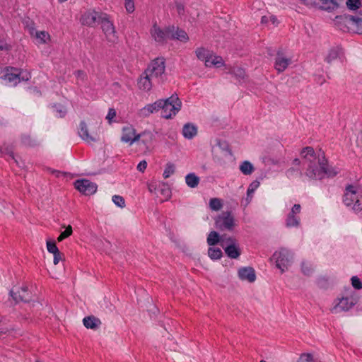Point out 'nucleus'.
Segmentation results:
<instances>
[{
  "label": "nucleus",
  "instance_id": "obj_1",
  "mask_svg": "<svg viewBox=\"0 0 362 362\" xmlns=\"http://www.w3.org/2000/svg\"><path fill=\"white\" fill-rule=\"evenodd\" d=\"M301 159L295 158L293 166L286 173V176L291 179L300 174V169L296 167L301 166L306 176L312 179H322L327 174V163L322 155L317 156L312 147H305L300 151Z\"/></svg>",
  "mask_w": 362,
  "mask_h": 362
},
{
  "label": "nucleus",
  "instance_id": "obj_2",
  "mask_svg": "<svg viewBox=\"0 0 362 362\" xmlns=\"http://www.w3.org/2000/svg\"><path fill=\"white\" fill-rule=\"evenodd\" d=\"M358 297L355 291L348 288L333 301L330 311L339 314L350 310L358 302Z\"/></svg>",
  "mask_w": 362,
  "mask_h": 362
},
{
  "label": "nucleus",
  "instance_id": "obj_3",
  "mask_svg": "<svg viewBox=\"0 0 362 362\" xmlns=\"http://www.w3.org/2000/svg\"><path fill=\"white\" fill-rule=\"evenodd\" d=\"M343 202L355 211L362 210V187L350 185L346 188Z\"/></svg>",
  "mask_w": 362,
  "mask_h": 362
},
{
  "label": "nucleus",
  "instance_id": "obj_4",
  "mask_svg": "<svg viewBox=\"0 0 362 362\" xmlns=\"http://www.w3.org/2000/svg\"><path fill=\"white\" fill-rule=\"evenodd\" d=\"M335 23L343 31L353 29L357 33L362 35V18H361L354 17L351 15L337 16Z\"/></svg>",
  "mask_w": 362,
  "mask_h": 362
},
{
  "label": "nucleus",
  "instance_id": "obj_5",
  "mask_svg": "<svg viewBox=\"0 0 362 362\" xmlns=\"http://www.w3.org/2000/svg\"><path fill=\"white\" fill-rule=\"evenodd\" d=\"M182 103L177 95H172L163 100L161 107V115L163 118L170 119L180 110Z\"/></svg>",
  "mask_w": 362,
  "mask_h": 362
},
{
  "label": "nucleus",
  "instance_id": "obj_6",
  "mask_svg": "<svg viewBox=\"0 0 362 362\" xmlns=\"http://www.w3.org/2000/svg\"><path fill=\"white\" fill-rule=\"evenodd\" d=\"M273 259L276 267L283 273L291 266L293 262V255L289 250L283 248L274 253Z\"/></svg>",
  "mask_w": 362,
  "mask_h": 362
},
{
  "label": "nucleus",
  "instance_id": "obj_7",
  "mask_svg": "<svg viewBox=\"0 0 362 362\" xmlns=\"http://www.w3.org/2000/svg\"><path fill=\"white\" fill-rule=\"evenodd\" d=\"M165 66L163 58H157L151 62L144 72L158 82L163 81V75L165 73Z\"/></svg>",
  "mask_w": 362,
  "mask_h": 362
},
{
  "label": "nucleus",
  "instance_id": "obj_8",
  "mask_svg": "<svg viewBox=\"0 0 362 362\" xmlns=\"http://www.w3.org/2000/svg\"><path fill=\"white\" fill-rule=\"evenodd\" d=\"M215 226L219 230L232 231L237 224L231 212L223 211L216 218Z\"/></svg>",
  "mask_w": 362,
  "mask_h": 362
},
{
  "label": "nucleus",
  "instance_id": "obj_9",
  "mask_svg": "<svg viewBox=\"0 0 362 362\" xmlns=\"http://www.w3.org/2000/svg\"><path fill=\"white\" fill-rule=\"evenodd\" d=\"M221 247L224 249L227 256L231 259H237L240 255V249L237 240L231 237L221 239Z\"/></svg>",
  "mask_w": 362,
  "mask_h": 362
},
{
  "label": "nucleus",
  "instance_id": "obj_10",
  "mask_svg": "<svg viewBox=\"0 0 362 362\" xmlns=\"http://www.w3.org/2000/svg\"><path fill=\"white\" fill-rule=\"evenodd\" d=\"M151 37L158 43L164 44L170 37V26L160 27L157 23H154L151 30Z\"/></svg>",
  "mask_w": 362,
  "mask_h": 362
},
{
  "label": "nucleus",
  "instance_id": "obj_11",
  "mask_svg": "<svg viewBox=\"0 0 362 362\" xmlns=\"http://www.w3.org/2000/svg\"><path fill=\"white\" fill-rule=\"evenodd\" d=\"M103 15L104 13L97 11L94 9H89L81 15L80 22L83 25L93 27L95 23H100Z\"/></svg>",
  "mask_w": 362,
  "mask_h": 362
},
{
  "label": "nucleus",
  "instance_id": "obj_12",
  "mask_svg": "<svg viewBox=\"0 0 362 362\" xmlns=\"http://www.w3.org/2000/svg\"><path fill=\"white\" fill-rule=\"evenodd\" d=\"M138 133L135 128L131 124H127L122 127L121 132V141L129 144L133 145L135 142L138 141Z\"/></svg>",
  "mask_w": 362,
  "mask_h": 362
},
{
  "label": "nucleus",
  "instance_id": "obj_13",
  "mask_svg": "<svg viewBox=\"0 0 362 362\" xmlns=\"http://www.w3.org/2000/svg\"><path fill=\"white\" fill-rule=\"evenodd\" d=\"M99 23L101 24L102 30L107 40L114 42L117 38L115 28L112 22L110 20L109 16L106 13H104Z\"/></svg>",
  "mask_w": 362,
  "mask_h": 362
},
{
  "label": "nucleus",
  "instance_id": "obj_14",
  "mask_svg": "<svg viewBox=\"0 0 362 362\" xmlns=\"http://www.w3.org/2000/svg\"><path fill=\"white\" fill-rule=\"evenodd\" d=\"M301 206L300 204H296L293 206L291 211L286 216V226L288 228L298 227L300 226V220L298 214L300 213Z\"/></svg>",
  "mask_w": 362,
  "mask_h": 362
},
{
  "label": "nucleus",
  "instance_id": "obj_15",
  "mask_svg": "<svg viewBox=\"0 0 362 362\" xmlns=\"http://www.w3.org/2000/svg\"><path fill=\"white\" fill-rule=\"evenodd\" d=\"M78 132L79 136L88 143L95 142L98 139V131L90 132L86 123L83 121L80 122Z\"/></svg>",
  "mask_w": 362,
  "mask_h": 362
},
{
  "label": "nucleus",
  "instance_id": "obj_16",
  "mask_svg": "<svg viewBox=\"0 0 362 362\" xmlns=\"http://www.w3.org/2000/svg\"><path fill=\"white\" fill-rule=\"evenodd\" d=\"M74 187L81 193L86 195L94 194L97 190V185L86 179L76 180Z\"/></svg>",
  "mask_w": 362,
  "mask_h": 362
},
{
  "label": "nucleus",
  "instance_id": "obj_17",
  "mask_svg": "<svg viewBox=\"0 0 362 362\" xmlns=\"http://www.w3.org/2000/svg\"><path fill=\"white\" fill-rule=\"evenodd\" d=\"M291 64V58L286 57L283 53H277L274 62V68L278 72L284 71Z\"/></svg>",
  "mask_w": 362,
  "mask_h": 362
},
{
  "label": "nucleus",
  "instance_id": "obj_18",
  "mask_svg": "<svg viewBox=\"0 0 362 362\" xmlns=\"http://www.w3.org/2000/svg\"><path fill=\"white\" fill-rule=\"evenodd\" d=\"M162 105H163V100H158L153 103L148 104L139 110V115L144 117H148L151 114L161 110Z\"/></svg>",
  "mask_w": 362,
  "mask_h": 362
},
{
  "label": "nucleus",
  "instance_id": "obj_19",
  "mask_svg": "<svg viewBox=\"0 0 362 362\" xmlns=\"http://www.w3.org/2000/svg\"><path fill=\"white\" fill-rule=\"evenodd\" d=\"M10 295L16 302L27 301L30 298L28 287L23 286L21 288H16L10 291Z\"/></svg>",
  "mask_w": 362,
  "mask_h": 362
},
{
  "label": "nucleus",
  "instance_id": "obj_20",
  "mask_svg": "<svg viewBox=\"0 0 362 362\" xmlns=\"http://www.w3.org/2000/svg\"><path fill=\"white\" fill-rule=\"evenodd\" d=\"M138 141H140L146 151H151L154 140V135L149 131H144L138 134Z\"/></svg>",
  "mask_w": 362,
  "mask_h": 362
},
{
  "label": "nucleus",
  "instance_id": "obj_21",
  "mask_svg": "<svg viewBox=\"0 0 362 362\" xmlns=\"http://www.w3.org/2000/svg\"><path fill=\"white\" fill-rule=\"evenodd\" d=\"M30 35L35 37L39 44H45L50 40V35L46 31H37L33 26H28Z\"/></svg>",
  "mask_w": 362,
  "mask_h": 362
},
{
  "label": "nucleus",
  "instance_id": "obj_22",
  "mask_svg": "<svg viewBox=\"0 0 362 362\" xmlns=\"http://www.w3.org/2000/svg\"><path fill=\"white\" fill-rule=\"evenodd\" d=\"M238 277L242 281L252 283L256 279L255 270L252 267H241L238 271Z\"/></svg>",
  "mask_w": 362,
  "mask_h": 362
},
{
  "label": "nucleus",
  "instance_id": "obj_23",
  "mask_svg": "<svg viewBox=\"0 0 362 362\" xmlns=\"http://www.w3.org/2000/svg\"><path fill=\"white\" fill-rule=\"evenodd\" d=\"M21 75L17 69H7L6 74L4 75V80L6 83L16 84L21 81Z\"/></svg>",
  "mask_w": 362,
  "mask_h": 362
},
{
  "label": "nucleus",
  "instance_id": "obj_24",
  "mask_svg": "<svg viewBox=\"0 0 362 362\" xmlns=\"http://www.w3.org/2000/svg\"><path fill=\"white\" fill-rule=\"evenodd\" d=\"M170 40H177L182 42H187L189 40V37L185 30L170 26Z\"/></svg>",
  "mask_w": 362,
  "mask_h": 362
},
{
  "label": "nucleus",
  "instance_id": "obj_25",
  "mask_svg": "<svg viewBox=\"0 0 362 362\" xmlns=\"http://www.w3.org/2000/svg\"><path fill=\"white\" fill-rule=\"evenodd\" d=\"M198 133L197 127L192 123H186L184 124L182 130L183 136L187 139H192Z\"/></svg>",
  "mask_w": 362,
  "mask_h": 362
},
{
  "label": "nucleus",
  "instance_id": "obj_26",
  "mask_svg": "<svg viewBox=\"0 0 362 362\" xmlns=\"http://www.w3.org/2000/svg\"><path fill=\"white\" fill-rule=\"evenodd\" d=\"M154 80L152 77L148 76L144 72L139 79L138 86L139 88L144 91H149L152 88V81Z\"/></svg>",
  "mask_w": 362,
  "mask_h": 362
},
{
  "label": "nucleus",
  "instance_id": "obj_27",
  "mask_svg": "<svg viewBox=\"0 0 362 362\" xmlns=\"http://www.w3.org/2000/svg\"><path fill=\"white\" fill-rule=\"evenodd\" d=\"M210 59H207L205 66L206 67L214 66L216 68L221 67L225 65L223 58L220 56L216 55L212 52Z\"/></svg>",
  "mask_w": 362,
  "mask_h": 362
},
{
  "label": "nucleus",
  "instance_id": "obj_28",
  "mask_svg": "<svg viewBox=\"0 0 362 362\" xmlns=\"http://www.w3.org/2000/svg\"><path fill=\"white\" fill-rule=\"evenodd\" d=\"M83 325L87 329H95L100 325V320L93 316L86 317L83 320Z\"/></svg>",
  "mask_w": 362,
  "mask_h": 362
},
{
  "label": "nucleus",
  "instance_id": "obj_29",
  "mask_svg": "<svg viewBox=\"0 0 362 362\" xmlns=\"http://www.w3.org/2000/svg\"><path fill=\"white\" fill-rule=\"evenodd\" d=\"M195 54L197 57L206 64V62L207 59H210L209 57L212 52L204 47H199L195 50Z\"/></svg>",
  "mask_w": 362,
  "mask_h": 362
},
{
  "label": "nucleus",
  "instance_id": "obj_30",
  "mask_svg": "<svg viewBox=\"0 0 362 362\" xmlns=\"http://www.w3.org/2000/svg\"><path fill=\"white\" fill-rule=\"evenodd\" d=\"M185 182L188 187L194 188L199 183V177L194 173H189L185 177Z\"/></svg>",
  "mask_w": 362,
  "mask_h": 362
},
{
  "label": "nucleus",
  "instance_id": "obj_31",
  "mask_svg": "<svg viewBox=\"0 0 362 362\" xmlns=\"http://www.w3.org/2000/svg\"><path fill=\"white\" fill-rule=\"evenodd\" d=\"M239 168L241 173L245 175H251L255 170L253 165L247 160H245L241 163Z\"/></svg>",
  "mask_w": 362,
  "mask_h": 362
},
{
  "label": "nucleus",
  "instance_id": "obj_32",
  "mask_svg": "<svg viewBox=\"0 0 362 362\" xmlns=\"http://www.w3.org/2000/svg\"><path fill=\"white\" fill-rule=\"evenodd\" d=\"M230 73L233 74L240 82L244 81L246 78L245 70L240 67H233L230 70Z\"/></svg>",
  "mask_w": 362,
  "mask_h": 362
},
{
  "label": "nucleus",
  "instance_id": "obj_33",
  "mask_svg": "<svg viewBox=\"0 0 362 362\" xmlns=\"http://www.w3.org/2000/svg\"><path fill=\"white\" fill-rule=\"evenodd\" d=\"M223 238H226V236L220 237L219 234L216 231H211L208 237H207V243L209 245L212 246L215 245L218 243H221V239Z\"/></svg>",
  "mask_w": 362,
  "mask_h": 362
},
{
  "label": "nucleus",
  "instance_id": "obj_34",
  "mask_svg": "<svg viewBox=\"0 0 362 362\" xmlns=\"http://www.w3.org/2000/svg\"><path fill=\"white\" fill-rule=\"evenodd\" d=\"M259 181H253L248 187L247 191V201L250 202L253 196V193L259 187Z\"/></svg>",
  "mask_w": 362,
  "mask_h": 362
},
{
  "label": "nucleus",
  "instance_id": "obj_35",
  "mask_svg": "<svg viewBox=\"0 0 362 362\" xmlns=\"http://www.w3.org/2000/svg\"><path fill=\"white\" fill-rule=\"evenodd\" d=\"M208 255L213 260L219 259L222 257V251L219 248L209 247Z\"/></svg>",
  "mask_w": 362,
  "mask_h": 362
},
{
  "label": "nucleus",
  "instance_id": "obj_36",
  "mask_svg": "<svg viewBox=\"0 0 362 362\" xmlns=\"http://www.w3.org/2000/svg\"><path fill=\"white\" fill-rule=\"evenodd\" d=\"M209 207L213 211H219L223 207V202L218 198H212L209 200Z\"/></svg>",
  "mask_w": 362,
  "mask_h": 362
},
{
  "label": "nucleus",
  "instance_id": "obj_37",
  "mask_svg": "<svg viewBox=\"0 0 362 362\" xmlns=\"http://www.w3.org/2000/svg\"><path fill=\"white\" fill-rule=\"evenodd\" d=\"M339 50L337 49H332L329 51V52L325 58V61L327 63L331 64L334 60H336L339 57Z\"/></svg>",
  "mask_w": 362,
  "mask_h": 362
},
{
  "label": "nucleus",
  "instance_id": "obj_38",
  "mask_svg": "<svg viewBox=\"0 0 362 362\" xmlns=\"http://www.w3.org/2000/svg\"><path fill=\"white\" fill-rule=\"evenodd\" d=\"M317 360L318 358L311 353L302 354L299 358V362H311Z\"/></svg>",
  "mask_w": 362,
  "mask_h": 362
},
{
  "label": "nucleus",
  "instance_id": "obj_39",
  "mask_svg": "<svg viewBox=\"0 0 362 362\" xmlns=\"http://www.w3.org/2000/svg\"><path fill=\"white\" fill-rule=\"evenodd\" d=\"M73 233L72 227L69 225L66 227V229L64 231L62 232L61 234L57 238V240L59 242L62 241L64 239L69 237Z\"/></svg>",
  "mask_w": 362,
  "mask_h": 362
},
{
  "label": "nucleus",
  "instance_id": "obj_40",
  "mask_svg": "<svg viewBox=\"0 0 362 362\" xmlns=\"http://www.w3.org/2000/svg\"><path fill=\"white\" fill-rule=\"evenodd\" d=\"M175 167L172 163H168L165 166V168L163 172V177L164 178H168L170 177L173 174L175 173Z\"/></svg>",
  "mask_w": 362,
  "mask_h": 362
},
{
  "label": "nucleus",
  "instance_id": "obj_41",
  "mask_svg": "<svg viewBox=\"0 0 362 362\" xmlns=\"http://www.w3.org/2000/svg\"><path fill=\"white\" fill-rule=\"evenodd\" d=\"M112 200L116 206L120 208L125 207V201L122 197L119 195H114L112 197Z\"/></svg>",
  "mask_w": 362,
  "mask_h": 362
},
{
  "label": "nucleus",
  "instance_id": "obj_42",
  "mask_svg": "<svg viewBox=\"0 0 362 362\" xmlns=\"http://www.w3.org/2000/svg\"><path fill=\"white\" fill-rule=\"evenodd\" d=\"M346 5L351 10H356L361 5V0H347Z\"/></svg>",
  "mask_w": 362,
  "mask_h": 362
},
{
  "label": "nucleus",
  "instance_id": "obj_43",
  "mask_svg": "<svg viewBox=\"0 0 362 362\" xmlns=\"http://www.w3.org/2000/svg\"><path fill=\"white\" fill-rule=\"evenodd\" d=\"M47 249L49 252L52 253L53 255L59 252L56 243L52 241L47 242Z\"/></svg>",
  "mask_w": 362,
  "mask_h": 362
},
{
  "label": "nucleus",
  "instance_id": "obj_44",
  "mask_svg": "<svg viewBox=\"0 0 362 362\" xmlns=\"http://www.w3.org/2000/svg\"><path fill=\"white\" fill-rule=\"evenodd\" d=\"M301 269L304 274L310 275L313 272V267L308 262H303L301 265Z\"/></svg>",
  "mask_w": 362,
  "mask_h": 362
},
{
  "label": "nucleus",
  "instance_id": "obj_45",
  "mask_svg": "<svg viewBox=\"0 0 362 362\" xmlns=\"http://www.w3.org/2000/svg\"><path fill=\"white\" fill-rule=\"evenodd\" d=\"M352 286L356 289L362 288V283L357 276H353L351 279Z\"/></svg>",
  "mask_w": 362,
  "mask_h": 362
},
{
  "label": "nucleus",
  "instance_id": "obj_46",
  "mask_svg": "<svg viewBox=\"0 0 362 362\" xmlns=\"http://www.w3.org/2000/svg\"><path fill=\"white\" fill-rule=\"evenodd\" d=\"M124 6L128 13H132L134 11V2L133 0H125Z\"/></svg>",
  "mask_w": 362,
  "mask_h": 362
},
{
  "label": "nucleus",
  "instance_id": "obj_47",
  "mask_svg": "<svg viewBox=\"0 0 362 362\" xmlns=\"http://www.w3.org/2000/svg\"><path fill=\"white\" fill-rule=\"evenodd\" d=\"M116 117V111L114 108H110L108 110V113L106 116V119L108 121L109 124H111L112 119Z\"/></svg>",
  "mask_w": 362,
  "mask_h": 362
},
{
  "label": "nucleus",
  "instance_id": "obj_48",
  "mask_svg": "<svg viewBox=\"0 0 362 362\" xmlns=\"http://www.w3.org/2000/svg\"><path fill=\"white\" fill-rule=\"evenodd\" d=\"M23 143L28 146H34L35 141L33 140L30 136H23L22 138Z\"/></svg>",
  "mask_w": 362,
  "mask_h": 362
},
{
  "label": "nucleus",
  "instance_id": "obj_49",
  "mask_svg": "<svg viewBox=\"0 0 362 362\" xmlns=\"http://www.w3.org/2000/svg\"><path fill=\"white\" fill-rule=\"evenodd\" d=\"M147 167V163L146 160L141 161L137 165V170L144 172Z\"/></svg>",
  "mask_w": 362,
  "mask_h": 362
},
{
  "label": "nucleus",
  "instance_id": "obj_50",
  "mask_svg": "<svg viewBox=\"0 0 362 362\" xmlns=\"http://www.w3.org/2000/svg\"><path fill=\"white\" fill-rule=\"evenodd\" d=\"M75 74L78 79L81 81H84L86 79V75L83 71L78 70L76 72Z\"/></svg>",
  "mask_w": 362,
  "mask_h": 362
},
{
  "label": "nucleus",
  "instance_id": "obj_51",
  "mask_svg": "<svg viewBox=\"0 0 362 362\" xmlns=\"http://www.w3.org/2000/svg\"><path fill=\"white\" fill-rule=\"evenodd\" d=\"M12 332V329H9L7 327H5L4 325H0V333L4 334H11Z\"/></svg>",
  "mask_w": 362,
  "mask_h": 362
},
{
  "label": "nucleus",
  "instance_id": "obj_52",
  "mask_svg": "<svg viewBox=\"0 0 362 362\" xmlns=\"http://www.w3.org/2000/svg\"><path fill=\"white\" fill-rule=\"evenodd\" d=\"M61 259H62V254L60 253V252L54 254L53 262L55 265H57Z\"/></svg>",
  "mask_w": 362,
  "mask_h": 362
},
{
  "label": "nucleus",
  "instance_id": "obj_53",
  "mask_svg": "<svg viewBox=\"0 0 362 362\" xmlns=\"http://www.w3.org/2000/svg\"><path fill=\"white\" fill-rule=\"evenodd\" d=\"M9 49L8 45L4 40H0V49L8 50Z\"/></svg>",
  "mask_w": 362,
  "mask_h": 362
},
{
  "label": "nucleus",
  "instance_id": "obj_54",
  "mask_svg": "<svg viewBox=\"0 0 362 362\" xmlns=\"http://www.w3.org/2000/svg\"><path fill=\"white\" fill-rule=\"evenodd\" d=\"M162 193L165 196V199L170 197V192L167 186H164V188L161 189Z\"/></svg>",
  "mask_w": 362,
  "mask_h": 362
},
{
  "label": "nucleus",
  "instance_id": "obj_55",
  "mask_svg": "<svg viewBox=\"0 0 362 362\" xmlns=\"http://www.w3.org/2000/svg\"><path fill=\"white\" fill-rule=\"evenodd\" d=\"M176 9H177V11L179 14H182L183 13V11H184V6L181 4H177L176 5Z\"/></svg>",
  "mask_w": 362,
  "mask_h": 362
},
{
  "label": "nucleus",
  "instance_id": "obj_56",
  "mask_svg": "<svg viewBox=\"0 0 362 362\" xmlns=\"http://www.w3.org/2000/svg\"><path fill=\"white\" fill-rule=\"evenodd\" d=\"M356 144L361 148V149L362 151V137L361 139H357Z\"/></svg>",
  "mask_w": 362,
  "mask_h": 362
},
{
  "label": "nucleus",
  "instance_id": "obj_57",
  "mask_svg": "<svg viewBox=\"0 0 362 362\" xmlns=\"http://www.w3.org/2000/svg\"><path fill=\"white\" fill-rule=\"evenodd\" d=\"M29 78H30V74H28V73H27L25 76H22L23 80H28Z\"/></svg>",
  "mask_w": 362,
  "mask_h": 362
},
{
  "label": "nucleus",
  "instance_id": "obj_58",
  "mask_svg": "<svg viewBox=\"0 0 362 362\" xmlns=\"http://www.w3.org/2000/svg\"><path fill=\"white\" fill-rule=\"evenodd\" d=\"M59 112L60 117H63L65 115V113H66V110H60L59 111Z\"/></svg>",
  "mask_w": 362,
  "mask_h": 362
},
{
  "label": "nucleus",
  "instance_id": "obj_59",
  "mask_svg": "<svg viewBox=\"0 0 362 362\" xmlns=\"http://www.w3.org/2000/svg\"><path fill=\"white\" fill-rule=\"evenodd\" d=\"M67 0H59V2L62 3V2H65Z\"/></svg>",
  "mask_w": 362,
  "mask_h": 362
},
{
  "label": "nucleus",
  "instance_id": "obj_60",
  "mask_svg": "<svg viewBox=\"0 0 362 362\" xmlns=\"http://www.w3.org/2000/svg\"><path fill=\"white\" fill-rule=\"evenodd\" d=\"M272 19L273 21V23H274V17H272Z\"/></svg>",
  "mask_w": 362,
  "mask_h": 362
},
{
  "label": "nucleus",
  "instance_id": "obj_61",
  "mask_svg": "<svg viewBox=\"0 0 362 362\" xmlns=\"http://www.w3.org/2000/svg\"><path fill=\"white\" fill-rule=\"evenodd\" d=\"M10 156L12 157V158H14L13 155L12 153H11Z\"/></svg>",
  "mask_w": 362,
  "mask_h": 362
},
{
  "label": "nucleus",
  "instance_id": "obj_62",
  "mask_svg": "<svg viewBox=\"0 0 362 362\" xmlns=\"http://www.w3.org/2000/svg\"><path fill=\"white\" fill-rule=\"evenodd\" d=\"M362 3V0H361V4Z\"/></svg>",
  "mask_w": 362,
  "mask_h": 362
}]
</instances>
